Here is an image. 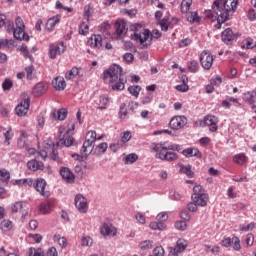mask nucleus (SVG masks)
Instances as JSON below:
<instances>
[{
  "instance_id": "33",
  "label": "nucleus",
  "mask_w": 256,
  "mask_h": 256,
  "mask_svg": "<svg viewBox=\"0 0 256 256\" xmlns=\"http://www.w3.org/2000/svg\"><path fill=\"white\" fill-rule=\"evenodd\" d=\"M139 160V156L135 153L128 154L124 157L125 165H133V163Z\"/></svg>"
},
{
  "instance_id": "39",
  "label": "nucleus",
  "mask_w": 256,
  "mask_h": 256,
  "mask_svg": "<svg viewBox=\"0 0 256 256\" xmlns=\"http://www.w3.org/2000/svg\"><path fill=\"white\" fill-rule=\"evenodd\" d=\"M188 69L190 73H197L199 71V62L191 60L188 62Z\"/></svg>"
},
{
  "instance_id": "53",
  "label": "nucleus",
  "mask_w": 256,
  "mask_h": 256,
  "mask_svg": "<svg viewBox=\"0 0 256 256\" xmlns=\"http://www.w3.org/2000/svg\"><path fill=\"white\" fill-rule=\"evenodd\" d=\"M127 104H125V103H122L121 105H120V111H119V117H120V119H126L127 118Z\"/></svg>"
},
{
  "instance_id": "3",
  "label": "nucleus",
  "mask_w": 256,
  "mask_h": 256,
  "mask_svg": "<svg viewBox=\"0 0 256 256\" xmlns=\"http://www.w3.org/2000/svg\"><path fill=\"white\" fill-rule=\"evenodd\" d=\"M102 79L108 83H115L112 85L113 91H123L125 83H127V76L123 74V68L117 64L104 71Z\"/></svg>"
},
{
  "instance_id": "37",
  "label": "nucleus",
  "mask_w": 256,
  "mask_h": 256,
  "mask_svg": "<svg viewBox=\"0 0 256 256\" xmlns=\"http://www.w3.org/2000/svg\"><path fill=\"white\" fill-rule=\"evenodd\" d=\"M99 105H101L98 107L100 111L107 109V105H109V96H100Z\"/></svg>"
},
{
  "instance_id": "23",
  "label": "nucleus",
  "mask_w": 256,
  "mask_h": 256,
  "mask_svg": "<svg viewBox=\"0 0 256 256\" xmlns=\"http://www.w3.org/2000/svg\"><path fill=\"white\" fill-rule=\"evenodd\" d=\"M52 85L56 91H64L65 87H67V83L65 82V78L58 76L52 81Z\"/></svg>"
},
{
  "instance_id": "4",
  "label": "nucleus",
  "mask_w": 256,
  "mask_h": 256,
  "mask_svg": "<svg viewBox=\"0 0 256 256\" xmlns=\"http://www.w3.org/2000/svg\"><path fill=\"white\" fill-rule=\"evenodd\" d=\"M95 141H97V132L95 130L88 131L86 133V139L82 145V155L87 157L93 153V149H95Z\"/></svg>"
},
{
  "instance_id": "34",
  "label": "nucleus",
  "mask_w": 256,
  "mask_h": 256,
  "mask_svg": "<svg viewBox=\"0 0 256 256\" xmlns=\"http://www.w3.org/2000/svg\"><path fill=\"white\" fill-rule=\"evenodd\" d=\"M186 19L189 23H201V17H199L197 12H188Z\"/></svg>"
},
{
  "instance_id": "25",
  "label": "nucleus",
  "mask_w": 256,
  "mask_h": 256,
  "mask_svg": "<svg viewBox=\"0 0 256 256\" xmlns=\"http://www.w3.org/2000/svg\"><path fill=\"white\" fill-rule=\"evenodd\" d=\"M61 22V16L56 15L52 18L48 19L46 22V29L47 31L51 32L55 29V25L59 24Z\"/></svg>"
},
{
  "instance_id": "11",
  "label": "nucleus",
  "mask_w": 256,
  "mask_h": 256,
  "mask_svg": "<svg viewBox=\"0 0 256 256\" xmlns=\"http://www.w3.org/2000/svg\"><path fill=\"white\" fill-rule=\"evenodd\" d=\"M31 105V99L25 98L21 103H19L15 108V113L18 117H25L29 113V107Z\"/></svg>"
},
{
  "instance_id": "27",
  "label": "nucleus",
  "mask_w": 256,
  "mask_h": 256,
  "mask_svg": "<svg viewBox=\"0 0 256 256\" xmlns=\"http://www.w3.org/2000/svg\"><path fill=\"white\" fill-rule=\"evenodd\" d=\"M52 119H57L58 121H65L67 119V110L62 108L58 111H53L51 113Z\"/></svg>"
},
{
  "instance_id": "46",
  "label": "nucleus",
  "mask_w": 256,
  "mask_h": 256,
  "mask_svg": "<svg viewBox=\"0 0 256 256\" xmlns=\"http://www.w3.org/2000/svg\"><path fill=\"white\" fill-rule=\"evenodd\" d=\"M181 173H184V175H187V177L192 178L195 173H193V170H191V165L188 166H182L180 169Z\"/></svg>"
},
{
  "instance_id": "51",
  "label": "nucleus",
  "mask_w": 256,
  "mask_h": 256,
  "mask_svg": "<svg viewBox=\"0 0 256 256\" xmlns=\"http://www.w3.org/2000/svg\"><path fill=\"white\" fill-rule=\"evenodd\" d=\"M169 219V214L167 212H160L157 216H156V220L159 223H165V221H167Z\"/></svg>"
},
{
  "instance_id": "16",
  "label": "nucleus",
  "mask_w": 256,
  "mask_h": 256,
  "mask_svg": "<svg viewBox=\"0 0 256 256\" xmlns=\"http://www.w3.org/2000/svg\"><path fill=\"white\" fill-rule=\"evenodd\" d=\"M87 45L92 49H101L103 47V37L99 34H94L88 39Z\"/></svg>"
},
{
  "instance_id": "42",
  "label": "nucleus",
  "mask_w": 256,
  "mask_h": 256,
  "mask_svg": "<svg viewBox=\"0 0 256 256\" xmlns=\"http://www.w3.org/2000/svg\"><path fill=\"white\" fill-rule=\"evenodd\" d=\"M54 241H57L58 245L61 246L62 249L67 247V238L61 237L60 235H54Z\"/></svg>"
},
{
  "instance_id": "57",
  "label": "nucleus",
  "mask_w": 256,
  "mask_h": 256,
  "mask_svg": "<svg viewBox=\"0 0 256 256\" xmlns=\"http://www.w3.org/2000/svg\"><path fill=\"white\" fill-rule=\"evenodd\" d=\"M153 255L154 256H165V249L163 248V246H157L156 248H154Z\"/></svg>"
},
{
  "instance_id": "17",
  "label": "nucleus",
  "mask_w": 256,
  "mask_h": 256,
  "mask_svg": "<svg viewBox=\"0 0 256 256\" xmlns=\"http://www.w3.org/2000/svg\"><path fill=\"white\" fill-rule=\"evenodd\" d=\"M194 203H197L199 207H207V203H209V194H192L191 196Z\"/></svg>"
},
{
  "instance_id": "47",
  "label": "nucleus",
  "mask_w": 256,
  "mask_h": 256,
  "mask_svg": "<svg viewBox=\"0 0 256 256\" xmlns=\"http://www.w3.org/2000/svg\"><path fill=\"white\" fill-rule=\"evenodd\" d=\"M17 185H27L28 187H33L35 185V182H33V179L26 178L16 181Z\"/></svg>"
},
{
  "instance_id": "12",
  "label": "nucleus",
  "mask_w": 256,
  "mask_h": 256,
  "mask_svg": "<svg viewBox=\"0 0 256 256\" xmlns=\"http://www.w3.org/2000/svg\"><path fill=\"white\" fill-rule=\"evenodd\" d=\"M46 187H47V181H45V179L38 178V179L34 182V189H36V191H37L42 197H50V196H51V192H49V190H45Z\"/></svg>"
},
{
  "instance_id": "9",
  "label": "nucleus",
  "mask_w": 256,
  "mask_h": 256,
  "mask_svg": "<svg viewBox=\"0 0 256 256\" xmlns=\"http://www.w3.org/2000/svg\"><path fill=\"white\" fill-rule=\"evenodd\" d=\"M153 149L156 151L158 159H161L162 161H164L165 159L164 157L168 153L167 151H175V149H177V146L169 145L167 147V146H164L162 143H158L154 145Z\"/></svg>"
},
{
  "instance_id": "8",
  "label": "nucleus",
  "mask_w": 256,
  "mask_h": 256,
  "mask_svg": "<svg viewBox=\"0 0 256 256\" xmlns=\"http://www.w3.org/2000/svg\"><path fill=\"white\" fill-rule=\"evenodd\" d=\"M114 29L117 37H119V39H123L129 31V26H127V22L125 20L118 19L114 24Z\"/></svg>"
},
{
  "instance_id": "52",
  "label": "nucleus",
  "mask_w": 256,
  "mask_h": 256,
  "mask_svg": "<svg viewBox=\"0 0 256 256\" xmlns=\"http://www.w3.org/2000/svg\"><path fill=\"white\" fill-rule=\"evenodd\" d=\"M107 142H102L96 147L97 155H103L107 151Z\"/></svg>"
},
{
  "instance_id": "55",
  "label": "nucleus",
  "mask_w": 256,
  "mask_h": 256,
  "mask_svg": "<svg viewBox=\"0 0 256 256\" xmlns=\"http://www.w3.org/2000/svg\"><path fill=\"white\" fill-rule=\"evenodd\" d=\"M159 25L163 31H169V18L159 20Z\"/></svg>"
},
{
  "instance_id": "30",
  "label": "nucleus",
  "mask_w": 256,
  "mask_h": 256,
  "mask_svg": "<svg viewBox=\"0 0 256 256\" xmlns=\"http://www.w3.org/2000/svg\"><path fill=\"white\" fill-rule=\"evenodd\" d=\"M18 147L20 149H27L28 147V136L25 132H21L20 138L18 139Z\"/></svg>"
},
{
  "instance_id": "10",
  "label": "nucleus",
  "mask_w": 256,
  "mask_h": 256,
  "mask_svg": "<svg viewBox=\"0 0 256 256\" xmlns=\"http://www.w3.org/2000/svg\"><path fill=\"white\" fill-rule=\"evenodd\" d=\"M75 207L78 209L79 213H87L89 211V204L87 203V198L83 194H77L75 197Z\"/></svg>"
},
{
  "instance_id": "7",
  "label": "nucleus",
  "mask_w": 256,
  "mask_h": 256,
  "mask_svg": "<svg viewBox=\"0 0 256 256\" xmlns=\"http://www.w3.org/2000/svg\"><path fill=\"white\" fill-rule=\"evenodd\" d=\"M199 60L201 66L205 69V71H209V69L213 67V61H215V56L209 51H203L200 55Z\"/></svg>"
},
{
  "instance_id": "32",
  "label": "nucleus",
  "mask_w": 256,
  "mask_h": 256,
  "mask_svg": "<svg viewBox=\"0 0 256 256\" xmlns=\"http://www.w3.org/2000/svg\"><path fill=\"white\" fill-rule=\"evenodd\" d=\"M191 5H193V0H182L180 4L181 13H189Z\"/></svg>"
},
{
  "instance_id": "1",
  "label": "nucleus",
  "mask_w": 256,
  "mask_h": 256,
  "mask_svg": "<svg viewBox=\"0 0 256 256\" xmlns=\"http://www.w3.org/2000/svg\"><path fill=\"white\" fill-rule=\"evenodd\" d=\"M238 0H215L212 4V11L206 10L204 12L205 17L212 21H217L215 24L216 29H221V25L225 21H229L231 13H235L237 10Z\"/></svg>"
},
{
  "instance_id": "24",
  "label": "nucleus",
  "mask_w": 256,
  "mask_h": 256,
  "mask_svg": "<svg viewBox=\"0 0 256 256\" xmlns=\"http://www.w3.org/2000/svg\"><path fill=\"white\" fill-rule=\"evenodd\" d=\"M182 155H184V157H197L198 159H201V152L194 147L184 149Z\"/></svg>"
},
{
  "instance_id": "58",
  "label": "nucleus",
  "mask_w": 256,
  "mask_h": 256,
  "mask_svg": "<svg viewBox=\"0 0 256 256\" xmlns=\"http://www.w3.org/2000/svg\"><path fill=\"white\" fill-rule=\"evenodd\" d=\"M26 71V77L29 81H31V79H33V71H35V67L33 66H28L25 68Z\"/></svg>"
},
{
  "instance_id": "29",
  "label": "nucleus",
  "mask_w": 256,
  "mask_h": 256,
  "mask_svg": "<svg viewBox=\"0 0 256 256\" xmlns=\"http://www.w3.org/2000/svg\"><path fill=\"white\" fill-rule=\"evenodd\" d=\"M73 141H75V139L71 136V134H67L60 138L58 145H65V147H71V145H73Z\"/></svg>"
},
{
  "instance_id": "19",
  "label": "nucleus",
  "mask_w": 256,
  "mask_h": 256,
  "mask_svg": "<svg viewBox=\"0 0 256 256\" xmlns=\"http://www.w3.org/2000/svg\"><path fill=\"white\" fill-rule=\"evenodd\" d=\"M100 233L103 237H115L117 235V228L113 225H103L100 228Z\"/></svg>"
},
{
  "instance_id": "22",
  "label": "nucleus",
  "mask_w": 256,
  "mask_h": 256,
  "mask_svg": "<svg viewBox=\"0 0 256 256\" xmlns=\"http://www.w3.org/2000/svg\"><path fill=\"white\" fill-rule=\"evenodd\" d=\"M27 167L30 169V171H43L45 169L43 162L35 159L28 161Z\"/></svg>"
},
{
  "instance_id": "36",
  "label": "nucleus",
  "mask_w": 256,
  "mask_h": 256,
  "mask_svg": "<svg viewBox=\"0 0 256 256\" xmlns=\"http://www.w3.org/2000/svg\"><path fill=\"white\" fill-rule=\"evenodd\" d=\"M234 163H237V165H245V162L247 161V156L243 153L237 154L233 157Z\"/></svg>"
},
{
  "instance_id": "21",
  "label": "nucleus",
  "mask_w": 256,
  "mask_h": 256,
  "mask_svg": "<svg viewBox=\"0 0 256 256\" xmlns=\"http://www.w3.org/2000/svg\"><path fill=\"white\" fill-rule=\"evenodd\" d=\"M60 175L64 179V181L68 183H75V174H73V172H71L69 168H62L60 170Z\"/></svg>"
},
{
  "instance_id": "15",
  "label": "nucleus",
  "mask_w": 256,
  "mask_h": 256,
  "mask_svg": "<svg viewBox=\"0 0 256 256\" xmlns=\"http://www.w3.org/2000/svg\"><path fill=\"white\" fill-rule=\"evenodd\" d=\"M221 245L223 247H231L233 245V249L235 251H239L241 249V241L238 237L225 238L222 240Z\"/></svg>"
},
{
  "instance_id": "18",
  "label": "nucleus",
  "mask_w": 256,
  "mask_h": 256,
  "mask_svg": "<svg viewBox=\"0 0 256 256\" xmlns=\"http://www.w3.org/2000/svg\"><path fill=\"white\" fill-rule=\"evenodd\" d=\"M53 207H55V200L48 199L40 204L39 211L42 215H47L53 211Z\"/></svg>"
},
{
  "instance_id": "40",
  "label": "nucleus",
  "mask_w": 256,
  "mask_h": 256,
  "mask_svg": "<svg viewBox=\"0 0 256 256\" xmlns=\"http://www.w3.org/2000/svg\"><path fill=\"white\" fill-rule=\"evenodd\" d=\"M25 207V202L23 201H17L12 205V212L13 213H19L20 211L23 210Z\"/></svg>"
},
{
  "instance_id": "61",
  "label": "nucleus",
  "mask_w": 256,
  "mask_h": 256,
  "mask_svg": "<svg viewBox=\"0 0 256 256\" xmlns=\"http://www.w3.org/2000/svg\"><path fill=\"white\" fill-rule=\"evenodd\" d=\"M19 51L24 53V57H26V58L28 57V59H31L32 56L29 54V48H27V45L23 44L20 47Z\"/></svg>"
},
{
  "instance_id": "41",
  "label": "nucleus",
  "mask_w": 256,
  "mask_h": 256,
  "mask_svg": "<svg viewBox=\"0 0 256 256\" xmlns=\"http://www.w3.org/2000/svg\"><path fill=\"white\" fill-rule=\"evenodd\" d=\"M9 179H11V173L6 169H0V180H2L3 183H7Z\"/></svg>"
},
{
  "instance_id": "44",
  "label": "nucleus",
  "mask_w": 256,
  "mask_h": 256,
  "mask_svg": "<svg viewBox=\"0 0 256 256\" xmlns=\"http://www.w3.org/2000/svg\"><path fill=\"white\" fill-rule=\"evenodd\" d=\"M13 45H15V41H13V39L0 40V49H5L7 47H13Z\"/></svg>"
},
{
  "instance_id": "50",
  "label": "nucleus",
  "mask_w": 256,
  "mask_h": 256,
  "mask_svg": "<svg viewBox=\"0 0 256 256\" xmlns=\"http://www.w3.org/2000/svg\"><path fill=\"white\" fill-rule=\"evenodd\" d=\"M139 247L143 251L151 249L153 247V242L151 240H144L139 244Z\"/></svg>"
},
{
  "instance_id": "35",
  "label": "nucleus",
  "mask_w": 256,
  "mask_h": 256,
  "mask_svg": "<svg viewBox=\"0 0 256 256\" xmlns=\"http://www.w3.org/2000/svg\"><path fill=\"white\" fill-rule=\"evenodd\" d=\"M78 74H79V68L73 67L70 71H68L65 74V79H67V81H72V79H75V77H77Z\"/></svg>"
},
{
  "instance_id": "6",
  "label": "nucleus",
  "mask_w": 256,
  "mask_h": 256,
  "mask_svg": "<svg viewBox=\"0 0 256 256\" xmlns=\"http://www.w3.org/2000/svg\"><path fill=\"white\" fill-rule=\"evenodd\" d=\"M187 122H188L187 117L183 115H177L171 118L169 122V127L173 131H179V129H183V127L187 125Z\"/></svg>"
},
{
  "instance_id": "56",
  "label": "nucleus",
  "mask_w": 256,
  "mask_h": 256,
  "mask_svg": "<svg viewBox=\"0 0 256 256\" xmlns=\"http://www.w3.org/2000/svg\"><path fill=\"white\" fill-rule=\"evenodd\" d=\"M243 45L246 47V49H254L256 47L255 43L253 42V39L247 38L243 41Z\"/></svg>"
},
{
  "instance_id": "14",
  "label": "nucleus",
  "mask_w": 256,
  "mask_h": 256,
  "mask_svg": "<svg viewBox=\"0 0 256 256\" xmlns=\"http://www.w3.org/2000/svg\"><path fill=\"white\" fill-rule=\"evenodd\" d=\"M218 123L219 118L217 116L207 115L204 117V125L209 127V131L212 133H215L219 129V126H217Z\"/></svg>"
},
{
  "instance_id": "63",
  "label": "nucleus",
  "mask_w": 256,
  "mask_h": 256,
  "mask_svg": "<svg viewBox=\"0 0 256 256\" xmlns=\"http://www.w3.org/2000/svg\"><path fill=\"white\" fill-rule=\"evenodd\" d=\"M124 61H126V63H133V59H135V56L132 53H126L123 56Z\"/></svg>"
},
{
  "instance_id": "20",
  "label": "nucleus",
  "mask_w": 256,
  "mask_h": 256,
  "mask_svg": "<svg viewBox=\"0 0 256 256\" xmlns=\"http://www.w3.org/2000/svg\"><path fill=\"white\" fill-rule=\"evenodd\" d=\"M49 86L46 83L40 82L36 84L32 90L34 97H41L44 93H47Z\"/></svg>"
},
{
  "instance_id": "45",
  "label": "nucleus",
  "mask_w": 256,
  "mask_h": 256,
  "mask_svg": "<svg viewBox=\"0 0 256 256\" xmlns=\"http://www.w3.org/2000/svg\"><path fill=\"white\" fill-rule=\"evenodd\" d=\"M79 34L80 35H88L89 34V24H87V22H82L80 24Z\"/></svg>"
},
{
  "instance_id": "13",
  "label": "nucleus",
  "mask_w": 256,
  "mask_h": 256,
  "mask_svg": "<svg viewBox=\"0 0 256 256\" xmlns=\"http://www.w3.org/2000/svg\"><path fill=\"white\" fill-rule=\"evenodd\" d=\"M65 49L66 47L64 42H60L58 44H51L49 47L50 59H55L57 55H63V53H65Z\"/></svg>"
},
{
  "instance_id": "38",
  "label": "nucleus",
  "mask_w": 256,
  "mask_h": 256,
  "mask_svg": "<svg viewBox=\"0 0 256 256\" xmlns=\"http://www.w3.org/2000/svg\"><path fill=\"white\" fill-rule=\"evenodd\" d=\"M120 137L121 139L119 141L125 146V143H129V141H131L133 134H131V131H125L121 133Z\"/></svg>"
},
{
  "instance_id": "59",
  "label": "nucleus",
  "mask_w": 256,
  "mask_h": 256,
  "mask_svg": "<svg viewBox=\"0 0 256 256\" xmlns=\"http://www.w3.org/2000/svg\"><path fill=\"white\" fill-rule=\"evenodd\" d=\"M164 157V161H175L177 160V155L175 154V152H168L167 154H165Z\"/></svg>"
},
{
  "instance_id": "2",
  "label": "nucleus",
  "mask_w": 256,
  "mask_h": 256,
  "mask_svg": "<svg viewBox=\"0 0 256 256\" xmlns=\"http://www.w3.org/2000/svg\"><path fill=\"white\" fill-rule=\"evenodd\" d=\"M130 31L133 32L130 35V39L143 47H149V45L153 43V38L159 39V37H161V32L159 30H153L151 33L149 29H146L141 24H132L130 26Z\"/></svg>"
},
{
  "instance_id": "5",
  "label": "nucleus",
  "mask_w": 256,
  "mask_h": 256,
  "mask_svg": "<svg viewBox=\"0 0 256 256\" xmlns=\"http://www.w3.org/2000/svg\"><path fill=\"white\" fill-rule=\"evenodd\" d=\"M14 39L17 41H29V34L25 33V22L22 17L15 19V28L13 32Z\"/></svg>"
},
{
  "instance_id": "28",
  "label": "nucleus",
  "mask_w": 256,
  "mask_h": 256,
  "mask_svg": "<svg viewBox=\"0 0 256 256\" xmlns=\"http://www.w3.org/2000/svg\"><path fill=\"white\" fill-rule=\"evenodd\" d=\"M221 37L224 43H231V41L235 39V34H233V30H231V28H227L222 32Z\"/></svg>"
},
{
  "instance_id": "31",
  "label": "nucleus",
  "mask_w": 256,
  "mask_h": 256,
  "mask_svg": "<svg viewBox=\"0 0 256 256\" xmlns=\"http://www.w3.org/2000/svg\"><path fill=\"white\" fill-rule=\"evenodd\" d=\"M1 131H3V135L5 137V145H11V143L9 142L10 140L13 139V129L9 128H0Z\"/></svg>"
},
{
  "instance_id": "60",
  "label": "nucleus",
  "mask_w": 256,
  "mask_h": 256,
  "mask_svg": "<svg viewBox=\"0 0 256 256\" xmlns=\"http://www.w3.org/2000/svg\"><path fill=\"white\" fill-rule=\"evenodd\" d=\"M93 245V239L91 237L82 238V246L83 247H91Z\"/></svg>"
},
{
  "instance_id": "26",
  "label": "nucleus",
  "mask_w": 256,
  "mask_h": 256,
  "mask_svg": "<svg viewBox=\"0 0 256 256\" xmlns=\"http://www.w3.org/2000/svg\"><path fill=\"white\" fill-rule=\"evenodd\" d=\"M189 243L185 239H178L176 242V247L173 249V253H183L188 247Z\"/></svg>"
},
{
  "instance_id": "62",
  "label": "nucleus",
  "mask_w": 256,
  "mask_h": 256,
  "mask_svg": "<svg viewBox=\"0 0 256 256\" xmlns=\"http://www.w3.org/2000/svg\"><path fill=\"white\" fill-rule=\"evenodd\" d=\"M176 90L180 91L181 93H186V91H189V86L185 83H182L176 86Z\"/></svg>"
},
{
  "instance_id": "64",
  "label": "nucleus",
  "mask_w": 256,
  "mask_h": 256,
  "mask_svg": "<svg viewBox=\"0 0 256 256\" xmlns=\"http://www.w3.org/2000/svg\"><path fill=\"white\" fill-rule=\"evenodd\" d=\"M46 255L47 256H58L59 252H57V248L51 247V248L48 249Z\"/></svg>"
},
{
  "instance_id": "49",
  "label": "nucleus",
  "mask_w": 256,
  "mask_h": 256,
  "mask_svg": "<svg viewBox=\"0 0 256 256\" xmlns=\"http://www.w3.org/2000/svg\"><path fill=\"white\" fill-rule=\"evenodd\" d=\"M135 219L138 223H140V225H145V223H147V217H145L141 212H136Z\"/></svg>"
},
{
  "instance_id": "54",
  "label": "nucleus",
  "mask_w": 256,
  "mask_h": 256,
  "mask_svg": "<svg viewBox=\"0 0 256 256\" xmlns=\"http://www.w3.org/2000/svg\"><path fill=\"white\" fill-rule=\"evenodd\" d=\"M110 149H111V151H113V153H117V151H119V149H121L122 147H125L124 145H123V143L121 142V141H117V143H112V144H110Z\"/></svg>"
},
{
  "instance_id": "43",
  "label": "nucleus",
  "mask_w": 256,
  "mask_h": 256,
  "mask_svg": "<svg viewBox=\"0 0 256 256\" xmlns=\"http://www.w3.org/2000/svg\"><path fill=\"white\" fill-rule=\"evenodd\" d=\"M128 91L130 95H133V97H139V93H141V86L136 85V86H130L128 88Z\"/></svg>"
},
{
  "instance_id": "48",
  "label": "nucleus",
  "mask_w": 256,
  "mask_h": 256,
  "mask_svg": "<svg viewBox=\"0 0 256 256\" xmlns=\"http://www.w3.org/2000/svg\"><path fill=\"white\" fill-rule=\"evenodd\" d=\"M12 88H13V81L9 78H6L2 83V89L4 91H11Z\"/></svg>"
}]
</instances>
